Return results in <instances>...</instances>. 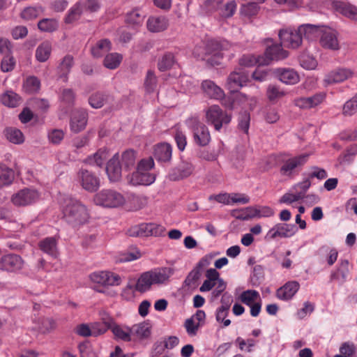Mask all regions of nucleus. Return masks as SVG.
<instances>
[{
  "label": "nucleus",
  "instance_id": "nucleus-36",
  "mask_svg": "<svg viewBox=\"0 0 357 357\" xmlns=\"http://www.w3.org/2000/svg\"><path fill=\"white\" fill-rule=\"evenodd\" d=\"M52 44L49 41L40 43L36 50L35 56L38 61L45 62L48 60L52 52Z\"/></svg>",
  "mask_w": 357,
  "mask_h": 357
},
{
  "label": "nucleus",
  "instance_id": "nucleus-17",
  "mask_svg": "<svg viewBox=\"0 0 357 357\" xmlns=\"http://www.w3.org/2000/svg\"><path fill=\"white\" fill-rule=\"evenodd\" d=\"M77 180L82 187L88 192H94L100 187V179L86 169H82L77 172Z\"/></svg>",
  "mask_w": 357,
  "mask_h": 357
},
{
  "label": "nucleus",
  "instance_id": "nucleus-29",
  "mask_svg": "<svg viewBox=\"0 0 357 357\" xmlns=\"http://www.w3.org/2000/svg\"><path fill=\"white\" fill-rule=\"evenodd\" d=\"M156 285L167 284L169 278L174 274L172 268L165 267L149 271Z\"/></svg>",
  "mask_w": 357,
  "mask_h": 357
},
{
  "label": "nucleus",
  "instance_id": "nucleus-46",
  "mask_svg": "<svg viewBox=\"0 0 357 357\" xmlns=\"http://www.w3.org/2000/svg\"><path fill=\"white\" fill-rule=\"evenodd\" d=\"M111 49V43L107 39L101 40L92 47L91 53L94 57H100Z\"/></svg>",
  "mask_w": 357,
  "mask_h": 357
},
{
  "label": "nucleus",
  "instance_id": "nucleus-53",
  "mask_svg": "<svg viewBox=\"0 0 357 357\" xmlns=\"http://www.w3.org/2000/svg\"><path fill=\"white\" fill-rule=\"evenodd\" d=\"M100 317L105 326L99 328L97 333L94 332L95 335L102 334L105 333L107 329H112L113 326L116 324L113 318L106 312H102Z\"/></svg>",
  "mask_w": 357,
  "mask_h": 357
},
{
  "label": "nucleus",
  "instance_id": "nucleus-20",
  "mask_svg": "<svg viewBox=\"0 0 357 357\" xmlns=\"http://www.w3.org/2000/svg\"><path fill=\"white\" fill-rule=\"evenodd\" d=\"M88 113L86 109H77L73 112L70 126L74 132H79L84 130L87 124Z\"/></svg>",
  "mask_w": 357,
  "mask_h": 357
},
{
  "label": "nucleus",
  "instance_id": "nucleus-40",
  "mask_svg": "<svg viewBox=\"0 0 357 357\" xmlns=\"http://www.w3.org/2000/svg\"><path fill=\"white\" fill-rule=\"evenodd\" d=\"M247 210L252 214L250 218H269L274 215V211L269 206L248 207Z\"/></svg>",
  "mask_w": 357,
  "mask_h": 357
},
{
  "label": "nucleus",
  "instance_id": "nucleus-4",
  "mask_svg": "<svg viewBox=\"0 0 357 357\" xmlns=\"http://www.w3.org/2000/svg\"><path fill=\"white\" fill-rule=\"evenodd\" d=\"M155 163L152 158L141 160L138 165L137 171L128 177L130 183L133 185H149L155 180L156 175L151 171L153 169Z\"/></svg>",
  "mask_w": 357,
  "mask_h": 357
},
{
  "label": "nucleus",
  "instance_id": "nucleus-45",
  "mask_svg": "<svg viewBox=\"0 0 357 357\" xmlns=\"http://www.w3.org/2000/svg\"><path fill=\"white\" fill-rule=\"evenodd\" d=\"M123 56L121 54L114 52L106 55L104 59V66L108 69H116L120 65Z\"/></svg>",
  "mask_w": 357,
  "mask_h": 357
},
{
  "label": "nucleus",
  "instance_id": "nucleus-35",
  "mask_svg": "<svg viewBox=\"0 0 357 357\" xmlns=\"http://www.w3.org/2000/svg\"><path fill=\"white\" fill-rule=\"evenodd\" d=\"M14 178V171L6 165L0 163V189L12 184Z\"/></svg>",
  "mask_w": 357,
  "mask_h": 357
},
{
  "label": "nucleus",
  "instance_id": "nucleus-63",
  "mask_svg": "<svg viewBox=\"0 0 357 357\" xmlns=\"http://www.w3.org/2000/svg\"><path fill=\"white\" fill-rule=\"evenodd\" d=\"M355 100H349L343 105L342 114L344 116H351L357 112V104L354 102Z\"/></svg>",
  "mask_w": 357,
  "mask_h": 357
},
{
  "label": "nucleus",
  "instance_id": "nucleus-60",
  "mask_svg": "<svg viewBox=\"0 0 357 357\" xmlns=\"http://www.w3.org/2000/svg\"><path fill=\"white\" fill-rule=\"evenodd\" d=\"M259 60L262 61L263 56H258L256 58L255 56L251 54L243 55L239 60V64L245 67H251L256 63L259 65Z\"/></svg>",
  "mask_w": 357,
  "mask_h": 357
},
{
  "label": "nucleus",
  "instance_id": "nucleus-42",
  "mask_svg": "<svg viewBox=\"0 0 357 357\" xmlns=\"http://www.w3.org/2000/svg\"><path fill=\"white\" fill-rule=\"evenodd\" d=\"M241 301L246 305H252L257 301H261L259 292L254 289L244 291L240 295Z\"/></svg>",
  "mask_w": 357,
  "mask_h": 357
},
{
  "label": "nucleus",
  "instance_id": "nucleus-2",
  "mask_svg": "<svg viewBox=\"0 0 357 357\" xmlns=\"http://www.w3.org/2000/svg\"><path fill=\"white\" fill-rule=\"evenodd\" d=\"M229 44L224 41H218L211 39L206 42L204 46H197L193 50V55L198 59L206 61V63L211 66L219 65L222 59V50L227 49Z\"/></svg>",
  "mask_w": 357,
  "mask_h": 357
},
{
  "label": "nucleus",
  "instance_id": "nucleus-34",
  "mask_svg": "<svg viewBox=\"0 0 357 357\" xmlns=\"http://www.w3.org/2000/svg\"><path fill=\"white\" fill-rule=\"evenodd\" d=\"M317 254L321 257H325L328 265L330 266L335 264L338 257L337 250L327 245L321 246L317 251Z\"/></svg>",
  "mask_w": 357,
  "mask_h": 357
},
{
  "label": "nucleus",
  "instance_id": "nucleus-3",
  "mask_svg": "<svg viewBox=\"0 0 357 357\" xmlns=\"http://www.w3.org/2000/svg\"><path fill=\"white\" fill-rule=\"evenodd\" d=\"M63 218L73 227L79 226L88 222L90 215L86 206L80 202L70 199L63 208Z\"/></svg>",
  "mask_w": 357,
  "mask_h": 357
},
{
  "label": "nucleus",
  "instance_id": "nucleus-27",
  "mask_svg": "<svg viewBox=\"0 0 357 357\" xmlns=\"http://www.w3.org/2000/svg\"><path fill=\"white\" fill-rule=\"evenodd\" d=\"M168 26L169 20L165 16H151L146 22L148 30L153 33L163 31Z\"/></svg>",
  "mask_w": 357,
  "mask_h": 357
},
{
  "label": "nucleus",
  "instance_id": "nucleus-16",
  "mask_svg": "<svg viewBox=\"0 0 357 357\" xmlns=\"http://www.w3.org/2000/svg\"><path fill=\"white\" fill-rule=\"evenodd\" d=\"M289 56L287 51L283 50L281 45H268L263 60H259V65H268L271 61H280L286 59Z\"/></svg>",
  "mask_w": 357,
  "mask_h": 357
},
{
  "label": "nucleus",
  "instance_id": "nucleus-55",
  "mask_svg": "<svg viewBox=\"0 0 357 357\" xmlns=\"http://www.w3.org/2000/svg\"><path fill=\"white\" fill-rule=\"evenodd\" d=\"M38 26L42 31L51 32L57 29L58 23L56 20L54 19L45 18L39 21Z\"/></svg>",
  "mask_w": 357,
  "mask_h": 357
},
{
  "label": "nucleus",
  "instance_id": "nucleus-47",
  "mask_svg": "<svg viewBox=\"0 0 357 357\" xmlns=\"http://www.w3.org/2000/svg\"><path fill=\"white\" fill-rule=\"evenodd\" d=\"M56 326V322L53 319L43 318L40 320L38 330L42 334H48L53 332Z\"/></svg>",
  "mask_w": 357,
  "mask_h": 357
},
{
  "label": "nucleus",
  "instance_id": "nucleus-33",
  "mask_svg": "<svg viewBox=\"0 0 357 357\" xmlns=\"http://www.w3.org/2000/svg\"><path fill=\"white\" fill-rule=\"evenodd\" d=\"M39 248L52 257L56 258L58 256L57 241L54 237H47L40 241Z\"/></svg>",
  "mask_w": 357,
  "mask_h": 357
},
{
  "label": "nucleus",
  "instance_id": "nucleus-19",
  "mask_svg": "<svg viewBox=\"0 0 357 357\" xmlns=\"http://www.w3.org/2000/svg\"><path fill=\"white\" fill-rule=\"evenodd\" d=\"M354 75L353 70L348 68H339L326 75L324 82L326 84L342 82L351 78Z\"/></svg>",
  "mask_w": 357,
  "mask_h": 357
},
{
  "label": "nucleus",
  "instance_id": "nucleus-1",
  "mask_svg": "<svg viewBox=\"0 0 357 357\" xmlns=\"http://www.w3.org/2000/svg\"><path fill=\"white\" fill-rule=\"evenodd\" d=\"M136 158V153L131 149L125 151L121 156L119 153L114 154L106 167V172L110 181H119L121 178L122 169H129L134 167Z\"/></svg>",
  "mask_w": 357,
  "mask_h": 357
},
{
  "label": "nucleus",
  "instance_id": "nucleus-56",
  "mask_svg": "<svg viewBox=\"0 0 357 357\" xmlns=\"http://www.w3.org/2000/svg\"><path fill=\"white\" fill-rule=\"evenodd\" d=\"M302 194L298 193L297 191H295V190H292V188L291 190L285 193L280 199V203H284L290 204L293 202H297L298 200L302 199Z\"/></svg>",
  "mask_w": 357,
  "mask_h": 357
},
{
  "label": "nucleus",
  "instance_id": "nucleus-5",
  "mask_svg": "<svg viewBox=\"0 0 357 357\" xmlns=\"http://www.w3.org/2000/svg\"><path fill=\"white\" fill-rule=\"evenodd\" d=\"M126 202L125 197L121 192L112 189H103L93 197L96 205L107 208L121 207Z\"/></svg>",
  "mask_w": 357,
  "mask_h": 357
},
{
  "label": "nucleus",
  "instance_id": "nucleus-32",
  "mask_svg": "<svg viewBox=\"0 0 357 357\" xmlns=\"http://www.w3.org/2000/svg\"><path fill=\"white\" fill-rule=\"evenodd\" d=\"M153 285H156L154 280L150 273L146 271L143 273L138 278L135 284V289L141 293L146 292L151 289Z\"/></svg>",
  "mask_w": 357,
  "mask_h": 357
},
{
  "label": "nucleus",
  "instance_id": "nucleus-44",
  "mask_svg": "<svg viewBox=\"0 0 357 357\" xmlns=\"http://www.w3.org/2000/svg\"><path fill=\"white\" fill-rule=\"evenodd\" d=\"M114 336L121 340L129 342L130 341V335L132 334V328L121 327L116 324L113 326L111 329Z\"/></svg>",
  "mask_w": 357,
  "mask_h": 357
},
{
  "label": "nucleus",
  "instance_id": "nucleus-23",
  "mask_svg": "<svg viewBox=\"0 0 357 357\" xmlns=\"http://www.w3.org/2000/svg\"><path fill=\"white\" fill-rule=\"evenodd\" d=\"M333 8L352 20L357 21V7L342 0H333Z\"/></svg>",
  "mask_w": 357,
  "mask_h": 357
},
{
  "label": "nucleus",
  "instance_id": "nucleus-18",
  "mask_svg": "<svg viewBox=\"0 0 357 357\" xmlns=\"http://www.w3.org/2000/svg\"><path fill=\"white\" fill-rule=\"evenodd\" d=\"M278 36L281 43L289 48H298L303 42V37L300 34L298 29L281 30Z\"/></svg>",
  "mask_w": 357,
  "mask_h": 357
},
{
  "label": "nucleus",
  "instance_id": "nucleus-6",
  "mask_svg": "<svg viewBox=\"0 0 357 357\" xmlns=\"http://www.w3.org/2000/svg\"><path fill=\"white\" fill-rule=\"evenodd\" d=\"M205 121L220 131L223 126L228 125L231 120V115L222 110L218 105H213L204 109Z\"/></svg>",
  "mask_w": 357,
  "mask_h": 357
},
{
  "label": "nucleus",
  "instance_id": "nucleus-9",
  "mask_svg": "<svg viewBox=\"0 0 357 357\" xmlns=\"http://www.w3.org/2000/svg\"><path fill=\"white\" fill-rule=\"evenodd\" d=\"M188 127L192 132L194 142L199 146H206L211 141L208 128L197 118L187 120Z\"/></svg>",
  "mask_w": 357,
  "mask_h": 357
},
{
  "label": "nucleus",
  "instance_id": "nucleus-11",
  "mask_svg": "<svg viewBox=\"0 0 357 357\" xmlns=\"http://www.w3.org/2000/svg\"><path fill=\"white\" fill-rule=\"evenodd\" d=\"M90 280L101 287H117L121 284L122 277L110 271H96L89 275Z\"/></svg>",
  "mask_w": 357,
  "mask_h": 357
},
{
  "label": "nucleus",
  "instance_id": "nucleus-21",
  "mask_svg": "<svg viewBox=\"0 0 357 357\" xmlns=\"http://www.w3.org/2000/svg\"><path fill=\"white\" fill-rule=\"evenodd\" d=\"M23 265V259L17 255H7L2 257L0 260V269L2 271H16L20 270Z\"/></svg>",
  "mask_w": 357,
  "mask_h": 357
},
{
  "label": "nucleus",
  "instance_id": "nucleus-59",
  "mask_svg": "<svg viewBox=\"0 0 357 357\" xmlns=\"http://www.w3.org/2000/svg\"><path fill=\"white\" fill-rule=\"evenodd\" d=\"M41 12L40 8L27 7L21 13V17L24 20H31L38 17Z\"/></svg>",
  "mask_w": 357,
  "mask_h": 357
},
{
  "label": "nucleus",
  "instance_id": "nucleus-41",
  "mask_svg": "<svg viewBox=\"0 0 357 357\" xmlns=\"http://www.w3.org/2000/svg\"><path fill=\"white\" fill-rule=\"evenodd\" d=\"M6 139L15 144H20L24 142V137L23 133L19 129L15 128H8L5 130Z\"/></svg>",
  "mask_w": 357,
  "mask_h": 357
},
{
  "label": "nucleus",
  "instance_id": "nucleus-51",
  "mask_svg": "<svg viewBox=\"0 0 357 357\" xmlns=\"http://www.w3.org/2000/svg\"><path fill=\"white\" fill-rule=\"evenodd\" d=\"M23 86L26 92L30 93H35L39 90L40 82L36 77L31 76L26 78Z\"/></svg>",
  "mask_w": 357,
  "mask_h": 357
},
{
  "label": "nucleus",
  "instance_id": "nucleus-24",
  "mask_svg": "<svg viewBox=\"0 0 357 357\" xmlns=\"http://www.w3.org/2000/svg\"><path fill=\"white\" fill-rule=\"evenodd\" d=\"M326 98V93H319L310 97H302L296 100V105L303 109H310L321 104Z\"/></svg>",
  "mask_w": 357,
  "mask_h": 357
},
{
  "label": "nucleus",
  "instance_id": "nucleus-39",
  "mask_svg": "<svg viewBox=\"0 0 357 357\" xmlns=\"http://www.w3.org/2000/svg\"><path fill=\"white\" fill-rule=\"evenodd\" d=\"M144 17V13L139 8H135L127 13L126 22L131 25L139 26L142 24Z\"/></svg>",
  "mask_w": 357,
  "mask_h": 357
},
{
  "label": "nucleus",
  "instance_id": "nucleus-58",
  "mask_svg": "<svg viewBox=\"0 0 357 357\" xmlns=\"http://www.w3.org/2000/svg\"><path fill=\"white\" fill-rule=\"evenodd\" d=\"M266 94L269 100L275 101L283 97L285 93L275 85H269L267 89Z\"/></svg>",
  "mask_w": 357,
  "mask_h": 357
},
{
  "label": "nucleus",
  "instance_id": "nucleus-57",
  "mask_svg": "<svg viewBox=\"0 0 357 357\" xmlns=\"http://www.w3.org/2000/svg\"><path fill=\"white\" fill-rule=\"evenodd\" d=\"M141 257L142 254L140 251L136 248H134L123 252L121 255L119 260L120 262H128L137 260Z\"/></svg>",
  "mask_w": 357,
  "mask_h": 357
},
{
  "label": "nucleus",
  "instance_id": "nucleus-7",
  "mask_svg": "<svg viewBox=\"0 0 357 357\" xmlns=\"http://www.w3.org/2000/svg\"><path fill=\"white\" fill-rule=\"evenodd\" d=\"M319 43L323 49L331 52H338L342 48L339 31L335 29L325 25L321 30Z\"/></svg>",
  "mask_w": 357,
  "mask_h": 357
},
{
  "label": "nucleus",
  "instance_id": "nucleus-52",
  "mask_svg": "<svg viewBox=\"0 0 357 357\" xmlns=\"http://www.w3.org/2000/svg\"><path fill=\"white\" fill-rule=\"evenodd\" d=\"M107 102V96L102 93H96L89 98V105L95 109L101 108Z\"/></svg>",
  "mask_w": 357,
  "mask_h": 357
},
{
  "label": "nucleus",
  "instance_id": "nucleus-25",
  "mask_svg": "<svg viewBox=\"0 0 357 357\" xmlns=\"http://www.w3.org/2000/svg\"><path fill=\"white\" fill-rule=\"evenodd\" d=\"M300 287L299 283L296 281L287 282L277 290V297L283 301H287L293 298Z\"/></svg>",
  "mask_w": 357,
  "mask_h": 357
},
{
  "label": "nucleus",
  "instance_id": "nucleus-31",
  "mask_svg": "<svg viewBox=\"0 0 357 357\" xmlns=\"http://www.w3.org/2000/svg\"><path fill=\"white\" fill-rule=\"evenodd\" d=\"M192 165L188 162H182L177 169H173L169 174L171 180L176 181L189 176L193 172Z\"/></svg>",
  "mask_w": 357,
  "mask_h": 357
},
{
  "label": "nucleus",
  "instance_id": "nucleus-37",
  "mask_svg": "<svg viewBox=\"0 0 357 357\" xmlns=\"http://www.w3.org/2000/svg\"><path fill=\"white\" fill-rule=\"evenodd\" d=\"M108 158V151L105 149H99L93 155L89 156L85 162L91 165L102 166Z\"/></svg>",
  "mask_w": 357,
  "mask_h": 357
},
{
  "label": "nucleus",
  "instance_id": "nucleus-50",
  "mask_svg": "<svg viewBox=\"0 0 357 357\" xmlns=\"http://www.w3.org/2000/svg\"><path fill=\"white\" fill-rule=\"evenodd\" d=\"M259 6L256 3L243 4L240 8L241 15L247 17H252L257 15Z\"/></svg>",
  "mask_w": 357,
  "mask_h": 357
},
{
  "label": "nucleus",
  "instance_id": "nucleus-54",
  "mask_svg": "<svg viewBox=\"0 0 357 357\" xmlns=\"http://www.w3.org/2000/svg\"><path fill=\"white\" fill-rule=\"evenodd\" d=\"M175 63L174 56L172 54H165L158 62V68L160 71L170 69Z\"/></svg>",
  "mask_w": 357,
  "mask_h": 357
},
{
  "label": "nucleus",
  "instance_id": "nucleus-64",
  "mask_svg": "<svg viewBox=\"0 0 357 357\" xmlns=\"http://www.w3.org/2000/svg\"><path fill=\"white\" fill-rule=\"evenodd\" d=\"M356 351L355 345L351 342H344L340 348V352L344 357H351Z\"/></svg>",
  "mask_w": 357,
  "mask_h": 357
},
{
  "label": "nucleus",
  "instance_id": "nucleus-22",
  "mask_svg": "<svg viewBox=\"0 0 357 357\" xmlns=\"http://www.w3.org/2000/svg\"><path fill=\"white\" fill-rule=\"evenodd\" d=\"M201 89L208 98L220 100L225 98L224 91L212 80H204L201 84Z\"/></svg>",
  "mask_w": 357,
  "mask_h": 357
},
{
  "label": "nucleus",
  "instance_id": "nucleus-48",
  "mask_svg": "<svg viewBox=\"0 0 357 357\" xmlns=\"http://www.w3.org/2000/svg\"><path fill=\"white\" fill-rule=\"evenodd\" d=\"M237 8V3L235 1L232 0L228 1L224 5H221L219 9L218 15L222 18L231 17L235 13Z\"/></svg>",
  "mask_w": 357,
  "mask_h": 357
},
{
  "label": "nucleus",
  "instance_id": "nucleus-38",
  "mask_svg": "<svg viewBox=\"0 0 357 357\" xmlns=\"http://www.w3.org/2000/svg\"><path fill=\"white\" fill-rule=\"evenodd\" d=\"M132 334L136 335L141 339H146L151 334V326L149 323L142 322L132 327Z\"/></svg>",
  "mask_w": 357,
  "mask_h": 357
},
{
  "label": "nucleus",
  "instance_id": "nucleus-28",
  "mask_svg": "<svg viewBox=\"0 0 357 357\" xmlns=\"http://www.w3.org/2000/svg\"><path fill=\"white\" fill-rule=\"evenodd\" d=\"M172 155V147L168 143H160L154 148V156L161 162L170 161Z\"/></svg>",
  "mask_w": 357,
  "mask_h": 357
},
{
  "label": "nucleus",
  "instance_id": "nucleus-13",
  "mask_svg": "<svg viewBox=\"0 0 357 357\" xmlns=\"http://www.w3.org/2000/svg\"><path fill=\"white\" fill-rule=\"evenodd\" d=\"M297 230L293 224L277 223L268 231L264 238L267 241L290 238L297 232Z\"/></svg>",
  "mask_w": 357,
  "mask_h": 357
},
{
  "label": "nucleus",
  "instance_id": "nucleus-14",
  "mask_svg": "<svg viewBox=\"0 0 357 357\" xmlns=\"http://www.w3.org/2000/svg\"><path fill=\"white\" fill-rule=\"evenodd\" d=\"M39 198L38 192L33 188H25L13 194L11 202L17 206H25L34 203Z\"/></svg>",
  "mask_w": 357,
  "mask_h": 357
},
{
  "label": "nucleus",
  "instance_id": "nucleus-15",
  "mask_svg": "<svg viewBox=\"0 0 357 357\" xmlns=\"http://www.w3.org/2000/svg\"><path fill=\"white\" fill-rule=\"evenodd\" d=\"M249 79V74L243 69L233 71L227 77L226 86L231 92L238 91Z\"/></svg>",
  "mask_w": 357,
  "mask_h": 357
},
{
  "label": "nucleus",
  "instance_id": "nucleus-30",
  "mask_svg": "<svg viewBox=\"0 0 357 357\" xmlns=\"http://www.w3.org/2000/svg\"><path fill=\"white\" fill-rule=\"evenodd\" d=\"M278 79L287 84H295L299 81V75L291 68H278L276 70Z\"/></svg>",
  "mask_w": 357,
  "mask_h": 357
},
{
  "label": "nucleus",
  "instance_id": "nucleus-8",
  "mask_svg": "<svg viewBox=\"0 0 357 357\" xmlns=\"http://www.w3.org/2000/svg\"><path fill=\"white\" fill-rule=\"evenodd\" d=\"M206 279L199 287L201 292L209 291L214 287L215 289L212 292V296L218 298L226 289V283L220 278L219 273L215 268H209L206 273Z\"/></svg>",
  "mask_w": 357,
  "mask_h": 357
},
{
  "label": "nucleus",
  "instance_id": "nucleus-10",
  "mask_svg": "<svg viewBox=\"0 0 357 357\" xmlns=\"http://www.w3.org/2000/svg\"><path fill=\"white\" fill-rule=\"evenodd\" d=\"M310 154L303 153L283 160L280 168L282 176L292 178L308 160Z\"/></svg>",
  "mask_w": 357,
  "mask_h": 357
},
{
  "label": "nucleus",
  "instance_id": "nucleus-12",
  "mask_svg": "<svg viewBox=\"0 0 357 357\" xmlns=\"http://www.w3.org/2000/svg\"><path fill=\"white\" fill-rule=\"evenodd\" d=\"M165 228L156 223H143L130 228L129 234L132 236H160L165 234Z\"/></svg>",
  "mask_w": 357,
  "mask_h": 357
},
{
  "label": "nucleus",
  "instance_id": "nucleus-26",
  "mask_svg": "<svg viewBox=\"0 0 357 357\" xmlns=\"http://www.w3.org/2000/svg\"><path fill=\"white\" fill-rule=\"evenodd\" d=\"M324 25H314V24H303L301 25L298 29L300 34L303 37V40H314L317 37H320L321 30Z\"/></svg>",
  "mask_w": 357,
  "mask_h": 357
},
{
  "label": "nucleus",
  "instance_id": "nucleus-61",
  "mask_svg": "<svg viewBox=\"0 0 357 357\" xmlns=\"http://www.w3.org/2000/svg\"><path fill=\"white\" fill-rule=\"evenodd\" d=\"M73 66V57L70 55H66L60 63L59 69L63 75L66 76L70 71Z\"/></svg>",
  "mask_w": 357,
  "mask_h": 357
},
{
  "label": "nucleus",
  "instance_id": "nucleus-43",
  "mask_svg": "<svg viewBox=\"0 0 357 357\" xmlns=\"http://www.w3.org/2000/svg\"><path fill=\"white\" fill-rule=\"evenodd\" d=\"M1 102L9 107H15L20 103V96L13 91H6L1 97Z\"/></svg>",
  "mask_w": 357,
  "mask_h": 357
},
{
  "label": "nucleus",
  "instance_id": "nucleus-49",
  "mask_svg": "<svg viewBox=\"0 0 357 357\" xmlns=\"http://www.w3.org/2000/svg\"><path fill=\"white\" fill-rule=\"evenodd\" d=\"M157 77L152 70H148L145 79L144 88L147 93H153L157 89Z\"/></svg>",
  "mask_w": 357,
  "mask_h": 357
},
{
  "label": "nucleus",
  "instance_id": "nucleus-62",
  "mask_svg": "<svg viewBox=\"0 0 357 357\" xmlns=\"http://www.w3.org/2000/svg\"><path fill=\"white\" fill-rule=\"evenodd\" d=\"M328 176L326 171L317 166H312L310 168V172L308 174V178H317L319 180H323Z\"/></svg>",
  "mask_w": 357,
  "mask_h": 357
}]
</instances>
